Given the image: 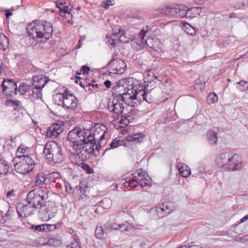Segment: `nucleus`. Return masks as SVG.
<instances>
[{"instance_id":"nucleus-1","label":"nucleus","mask_w":248,"mask_h":248,"mask_svg":"<svg viewBox=\"0 0 248 248\" xmlns=\"http://www.w3.org/2000/svg\"><path fill=\"white\" fill-rule=\"evenodd\" d=\"M126 79H123L116 83L112 89L118 93V95H116L108 103V109L109 111L117 115L123 113L124 108V102L131 107L138 105L136 98L135 97L130 83L126 84L124 92L121 93V89L123 88V86H121V83H126Z\"/></svg>"},{"instance_id":"nucleus-2","label":"nucleus","mask_w":248,"mask_h":248,"mask_svg":"<svg viewBox=\"0 0 248 248\" xmlns=\"http://www.w3.org/2000/svg\"><path fill=\"white\" fill-rule=\"evenodd\" d=\"M53 30L51 23L46 21L32 22L26 29L30 40L31 39V45L46 42L51 36Z\"/></svg>"},{"instance_id":"nucleus-3","label":"nucleus","mask_w":248,"mask_h":248,"mask_svg":"<svg viewBox=\"0 0 248 248\" xmlns=\"http://www.w3.org/2000/svg\"><path fill=\"white\" fill-rule=\"evenodd\" d=\"M136 81L133 78L127 80L128 83H130L133 93L136 98L137 104H140L142 101L151 103L153 99L159 100L163 96L160 87L155 86V84H146L144 87L133 86L134 81Z\"/></svg>"},{"instance_id":"nucleus-4","label":"nucleus","mask_w":248,"mask_h":248,"mask_svg":"<svg viewBox=\"0 0 248 248\" xmlns=\"http://www.w3.org/2000/svg\"><path fill=\"white\" fill-rule=\"evenodd\" d=\"M107 127L102 124H97L91 130H86L84 140L89 142L95 146V149L99 151L101 149L100 142L104 139Z\"/></svg>"},{"instance_id":"nucleus-5","label":"nucleus","mask_w":248,"mask_h":248,"mask_svg":"<svg viewBox=\"0 0 248 248\" xmlns=\"http://www.w3.org/2000/svg\"><path fill=\"white\" fill-rule=\"evenodd\" d=\"M48 191L46 187H39L36 192L31 191L27 195V201L34 208H40L48 198Z\"/></svg>"},{"instance_id":"nucleus-6","label":"nucleus","mask_w":248,"mask_h":248,"mask_svg":"<svg viewBox=\"0 0 248 248\" xmlns=\"http://www.w3.org/2000/svg\"><path fill=\"white\" fill-rule=\"evenodd\" d=\"M73 148L75 154L81 161L86 160L95 149V146L82 139V142L76 140L74 142Z\"/></svg>"},{"instance_id":"nucleus-7","label":"nucleus","mask_w":248,"mask_h":248,"mask_svg":"<svg viewBox=\"0 0 248 248\" xmlns=\"http://www.w3.org/2000/svg\"><path fill=\"white\" fill-rule=\"evenodd\" d=\"M23 157L18 158L15 164V169L16 172L21 174L28 173L33 170L35 167V162L33 156H23Z\"/></svg>"},{"instance_id":"nucleus-8","label":"nucleus","mask_w":248,"mask_h":248,"mask_svg":"<svg viewBox=\"0 0 248 248\" xmlns=\"http://www.w3.org/2000/svg\"><path fill=\"white\" fill-rule=\"evenodd\" d=\"M148 30H145L143 29L138 34L137 38L136 39V42L138 46L137 49H140L146 45L149 47L157 51L158 49H160V42L156 38H148L145 39L144 38Z\"/></svg>"},{"instance_id":"nucleus-9","label":"nucleus","mask_w":248,"mask_h":248,"mask_svg":"<svg viewBox=\"0 0 248 248\" xmlns=\"http://www.w3.org/2000/svg\"><path fill=\"white\" fill-rule=\"evenodd\" d=\"M57 153L53 154V147L51 145L46 144L44 148V157L49 161H54L55 163H61L62 161V149L60 146H57Z\"/></svg>"},{"instance_id":"nucleus-10","label":"nucleus","mask_w":248,"mask_h":248,"mask_svg":"<svg viewBox=\"0 0 248 248\" xmlns=\"http://www.w3.org/2000/svg\"><path fill=\"white\" fill-rule=\"evenodd\" d=\"M200 7H193L189 9L186 6L181 5L176 6V17L192 18L195 16L193 13H197L200 15L199 10H201Z\"/></svg>"},{"instance_id":"nucleus-11","label":"nucleus","mask_w":248,"mask_h":248,"mask_svg":"<svg viewBox=\"0 0 248 248\" xmlns=\"http://www.w3.org/2000/svg\"><path fill=\"white\" fill-rule=\"evenodd\" d=\"M110 73L114 74H123L126 67V63L124 61L116 59L111 60L108 64Z\"/></svg>"},{"instance_id":"nucleus-12","label":"nucleus","mask_w":248,"mask_h":248,"mask_svg":"<svg viewBox=\"0 0 248 248\" xmlns=\"http://www.w3.org/2000/svg\"><path fill=\"white\" fill-rule=\"evenodd\" d=\"M77 99L69 91L65 90L63 93V107L68 109H74L77 105Z\"/></svg>"},{"instance_id":"nucleus-13","label":"nucleus","mask_w":248,"mask_h":248,"mask_svg":"<svg viewBox=\"0 0 248 248\" xmlns=\"http://www.w3.org/2000/svg\"><path fill=\"white\" fill-rule=\"evenodd\" d=\"M236 156L235 155H232L229 153H221L217 155L216 162L218 167L220 168L225 167L227 168L229 165L233 162V158Z\"/></svg>"},{"instance_id":"nucleus-14","label":"nucleus","mask_w":248,"mask_h":248,"mask_svg":"<svg viewBox=\"0 0 248 248\" xmlns=\"http://www.w3.org/2000/svg\"><path fill=\"white\" fill-rule=\"evenodd\" d=\"M3 93L7 96L10 97L13 94L17 93V86L13 80L5 79L2 84Z\"/></svg>"},{"instance_id":"nucleus-15","label":"nucleus","mask_w":248,"mask_h":248,"mask_svg":"<svg viewBox=\"0 0 248 248\" xmlns=\"http://www.w3.org/2000/svg\"><path fill=\"white\" fill-rule=\"evenodd\" d=\"M33 208L28 203V201L20 202L16 207L18 215L22 217H26L32 213Z\"/></svg>"},{"instance_id":"nucleus-16","label":"nucleus","mask_w":248,"mask_h":248,"mask_svg":"<svg viewBox=\"0 0 248 248\" xmlns=\"http://www.w3.org/2000/svg\"><path fill=\"white\" fill-rule=\"evenodd\" d=\"M86 132V129L81 130L79 127L75 128L69 132L68 139L73 143L76 140L82 142V139H86L85 135Z\"/></svg>"},{"instance_id":"nucleus-17","label":"nucleus","mask_w":248,"mask_h":248,"mask_svg":"<svg viewBox=\"0 0 248 248\" xmlns=\"http://www.w3.org/2000/svg\"><path fill=\"white\" fill-rule=\"evenodd\" d=\"M172 210V203L169 202H165L157 206L156 211L157 216L161 218L170 213Z\"/></svg>"},{"instance_id":"nucleus-18","label":"nucleus","mask_w":248,"mask_h":248,"mask_svg":"<svg viewBox=\"0 0 248 248\" xmlns=\"http://www.w3.org/2000/svg\"><path fill=\"white\" fill-rule=\"evenodd\" d=\"M155 16H167L170 17H176V7H170L166 6L162 9H156L154 10Z\"/></svg>"},{"instance_id":"nucleus-19","label":"nucleus","mask_w":248,"mask_h":248,"mask_svg":"<svg viewBox=\"0 0 248 248\" xmlns=\"http://www.w3.org/2000/svg\"><path fill=\"white\" fill-rule=\"evenodd\" d=\"M73 7L71 1L63 2V21L65 20V22L69 25L73 24L72 20L73 16L71 13Z\"/></svg>"},{"instance_id":"nucleus-20","label":"nucleus","mask_w":248,"mask_h":248,"mask_svg":"<svg viewBox=\"0 0 248 248\" xmlns=\"http://www.w3.org/2000/svg\"><path fill=\"white\" fill-rule=\"evenodd\" d=\"M62 124L56 123L49 126L46 132V135L47 137L52 139L58 138L62 133Z\"/></svg>"},{"instance_id":"nucleus-21","label":"nucleus","mask_w":248,"mask_h":248,"mask_svg":"<svg viewBox=\"0 0 248 248\" xmlns=\"http://www.w3.org/2000/svg\"><path fill=\"white\" fill-rule=\"evenodd\" d=\"M48 81V79L46 77L37 76L33 78L32 84L34 87L42 89Z\"/></svg>"},{"instance_id":"nucleus-22","label":"nucleus","mask_w":248,"mask_h":248,"mask_svg":"<svg viewBox=\"0 0 248 248\" xmlns=\"http://www.w3.org/2000/svg\"><path fill=\"white\" fill-rule=\"evenodd\" d=\"M16 155V159L23 157V156H32L31 149L24 144H21L18 147Z\"/></svg>"},{"instance_id":"nucleus-23","label":"nucleus","mask_w":248,"mask_h":248,"mask_svg":"<svg viewBox=\"0 0 248 248\" xmlns=\"http://www.w3.org/2000/svg\"><path fill=\"white\" fill-rule=\"evenodd\" d=\"M145 82L147 83V84H157L159 85L161 83V81L157 79V77L155 76L154 73L149 71L145 73Z\"/></svg>"},{"instance_id":"nucleus-24","label":"nucleus","mask_w":248,"mask_h":248,"mask_svg":"<svg viewBox=\"0 0 248 248\" xmlns=\"http://www.w3.org/2000/svg\"><path fill=\"white\" fill-rule=\"evenodd\" d=\"M57 209L55 208L45 207L44 212L42 211L41 217L43 220L47 221L52 217H53L56 213Z\"/></svg>"},{"instance_id":"nucleus-25","label":"nucleus","mask_w":248,"mask_h":248,"mask_svg":"<svg viewBox=\"0 0 248 248\" xmlns=\"http://www.w3.org/2000/svg\"><path fill=\"white\" fill-rule=\"evenodd\" d=\"M106 44L110 47H114L119 43L117 33H112L110 36L107 35L105 39Z\"/></svg>"},{"instance_id":"nucleus-26","label":"nucleus","mask_w":248,"mask_h":248,"mask_svg":"<svg viewBox=\"0 0 248 248\" xmlns=\"http://www.w3.org/2000/svg\"><path fill=\"white\" fill-rule=\"evenodd\" d=\"M177 167L180 175L182 177L186 178L190 175L191 170L190 168L184 164L182 163L179 162L178 163Z\"/></svg>"},{"instance_id":"nucleus-27","label":"nucleus","mask_w":248,"mask_h":248,"mask_svg":"<svg viewBox=\"0 0 248 248\" xmlns=\"http://www.w3.org/2000/svg\"><path fill=\"white\" fill-rule=\"evenodd\" d=\"M230 5L236 9H241L248 5V0H229Z\"/></svg>"},{"instance_id":"nucleus-28","label":"nucleus","mask_w":248,"mask_h":248,"mask_svg":"<svg viewBox=\"0 0 248 248\" xmlns=\"http://www.w3.org/2000/svg\"><path fill=\"white\" fill-rule=\"evenodd\" d=\"M145 136L141 133L129 135L126 137V140L128 142L140 143L144 140Z\"/></svg>"},{"instance_id":"nucleus-29","label":"nucleus","mask_w":248,"mask_h":248,"mask_svg":"<svg viewBox=\"0 0 248 248\" xmlns=\"http://www.w3.org/2000/svg\"><path fill=\"white\" fill-rule=\"evenodd\" d=\"M135 177L140 181H148L149 176L145 170L142 169H138L135 172Z\"/></svg>"},{"instance_id":"nucleus-30","label":"nucleus","mask_w":248,"mask_h":248,"mask_svg":"<svg viewBox=\"0 0 248 248\" xmlns=\"http://www.w3.org/2000/svg\"><path fill=\"white\" fill-rule=\"evenodd\" d=\"M206 137L207 140L210 144L216 143L218 139L217 132L213 130L208 131L207 133Z\"/></svg>"},{"instance_id":"nucleus-31","label":"nucleus","mask_w":248,"mask_h":248,"mask_svg":"<svg viewBox=\"0 0 248 248\" xmlns=\"http://www.w3.org/2000/svg\"><path fill=\"white\" fill-rule=\"evenodd\" d=\"M31 87V86L22 83L19 86L18 88L17 87V93H18L21 95H29Z\"/></svg>"},{"instance_id":"nucleus-32","label":"nucleus","mask_w":248,"mask_h":248,"mask_svg":"<svg viewBox=\"0 0 248 248\" xmlns=\"http://www.w3.org/2000/svg\"><path fill=\"white\" fill-rule=\"evenodd\" d=\"M245 164L242 162H236L233 158V162H232V164L229 165L227 169L231 171L238 170L242 169Z\"/></svg>"},{"instance_id":"nucleus-33","label":"nucleus","mask_w":248,"mask_h":248,"mask_svg":"<svg viewBox=\"0 0 248 248\" xmlns=\"http://www.w3.org/2000/svg\"><path fill=\"white\" fill-rule=\"evenodd\" d=\"M29 95H31L34 99H41L42 96L41 89L35 87L33 89L31 87Z\"/></svg>"},{"instance_id":"nucleus-34","label":"nucleus","mask_w":248,"mask_h":248,"mask_svg":"<svg viewBox=\"0 0 248 248\" xmlns=\"http://www.w3.org/2000/svg\"><path fill=\"white\" fill-rule=\"evenodd\" d=\"M9 46V40L3 34L0 33V48L5 50Z\"/></svg>"},{"instance_id":"nucleus-35","label":"nucleus","mask_w":248,"mask_h":248,"mask_svg":"<svg viewBox=\"0 0 248 248\" xmlns=\"http://www.w3.org/2000/svg\"><path fill=\"white\" fill-rule=\"evenodd\" d=\"M9 165L6 161H0V174H6L9 171Z\"/></svg>"},{"instance_id":"nucleus-36","label":"nucleus","mask_w":248,"mask_h":248,"mask_svg":"<svg viewBox=\"0 0 248 248\" xmlns=\"http://www.w3.org/2000/svg\"><path fill=\"white\" fill-rule=\"evenodd\" d=\"M117 35L118 36L119 42L126 43L129 42L130 40V38L128 37H127L123 31H120L119 30V31L117 33Z\"/></svg>"},{"instance_id":"nucleus-37","label":"nucleus","mask_w":248,"mask_h":248,"mask_svg":"<svg viewBox=\"0 0 248 248\" xmlns=\"http://www.w3.org/2000/svg\"><path fill=\"white\" fill-rule=\"evenodd\" d=\"M35 179L36 186L44 184L46 181V175L43 173H40L35 177Z\"/></svg>"},{"instance_id":"nucleus-38","label":"nucleus","mask_w":248,"mask_h":248,"mask_svg":"<svg viewBox=\"0 0 248 248\" xmlns=\"http://www.w3.org/2000/svg\"><path fill=\"white\" fill-rule=\"evenodd\" d=\"M45 242L44 244H46ZM46 243L49 246H53V247H58L60 246L62 244V241L60 239H58L57 238H52L50 239H48Z\"/></svg>"},{"instance_id":"nucleus-39","label":"nucleus","mask_w":248,"mask_h":248,"mask_svg":"<svg viewBox=\"0 0 248 248\" xmlns=\"http://www.w3.org/2000/svg\"><path fill=\"white\" fill-rule=\"evenodd\" d=\"M217 100L218 96L215 93H210L207 97V101L209 104L216 103Z\"/></svg>"},{"instance_id":"nucleus-40","label":"nucleus","mask_w":248,"mask_h":248,"mask_svg":"<svg viewBox=\"0 0 248 248\" xmlns=\"http://www.w3.org/2000/svg\"><path fill=\"white\" fill-rule=\"evenodd\" d=\"M109 145L111 148H116L123 145V140L121 137H117L113 140Z\"/></svg>"},{"instance_id":"nucleus-41","label":"nucleus","mask_w":248,"mask_h":248,"mask_svg":"<svg viewBox=\"0 0 248 248\" xmlns=\"http://www.w3.org/2000/svg\"><path fill=\"white\" fill-rule=\"evenodd\" d=\"M106 234L105 232L104 228L103 226L97 227L95 230V236L98 239H102L104 237V234Z\"/></svg>"},{"instance_id":"nucleus-42","label":"nucleus","mask_w":248,"mask_h":248,"mask_svg":"<svg viewBox=\"0 0 248 248\" xmlns=\"http://www.w3.org/2000/svg\"><path fill=\"white\" fill-rule=\"evenodd\" d=\"M132 228L133 226L132 224L129 223L127 222H125L124 223L120 224L119 230H120L121 232H127L130 231Z\"/></svg>"},{"instance_id":"nucleus-43","label":"nucleus","mask_w":248,"mask_h":248,"mask_svg":"<svg viewBox=\"0 0 248 248\" xmlns=\"http://www.w3.org/2000/svg\"><path fill=\"white\" fill-rule=\"evenodd\" d=\"M60 227V223H59L57 224H44V228L45 229V231L46 232H48L55 230L57 228H59Z\"/></svg>"},{"instance_id":"nucleus-44","label":"nucleus","mask_w":248,"mask_h":248,"mask_svg":"<svg viewBox=\"0 0 248 248\" xmlns=\"http://www.w3.org/2000/svg\"><path fill=\"white\" fill-rule=\"evenodd\" d=\"M67 248H80L78 241L75 238L72 237L70 242L66 245Z\"/></svg>"},{"instance_id":"nucleus-45","label":"nucleus","mask_w":248,"mask_h":248,"mask_svg":"<svg viewBox=\"0 0 248 248\" xmlns=\"http://www.w3.org/2000/svg\"><path fill=\"white\" fill-rule=\"evenodd\" d=\"M74 193L79 198L83 199L84 198V195H85V190L83 187L77 186L74 190Z\"/></svg>"},{"instance_id":"nucleus-46","label":"nucleus","mask_w":248,"mask_h":248,"mask_svg":"<svg viewBox=\"0 0 248 248\" xmlns=\"http://www.w3.org/2000/svg\"><path fill=\"white\" fill-rule=\"evenodd\" d=\"M204 87V84L201 79L198 78L195 81L194 88L197 91H201Z\"/></svg>"},{"instance_id":"nucleus-47","label":"nucleus","mask_w":248,"mask_h":248,"mask_svg":"<svg viewBox=\"0 0 248 248\" xmlns=\"http://www.w3.org/2000/svg\"><path fill=\"white\" fill-rule=\"evenodd\" d=\"M238 86L237 88L241 92H244L248 90V82L240 81L237 82Z\"/></svg>"},{"instance_id":"nucleus-48","label":"nucleus","mask_w":248,"mask_h":248,"mask_svg":"<svg viewBox=\"0 0 248 248\" xmlns=\"http://www.w3.org/2000/svg\"><path fill=\"white\" fill-rule=\"evenodd\" d=\"M53 100L55 104L58 105H61L62 101V94L57 93L53 95Z\"/></svg>"},{"instance_id":"nucleus-49","label":"nucleus","mask_w":248,"mask_h":248,"mask_svg":"<svg viewBox=\"0 0 248 248\" xmlns=\"http://www.w3.org/2000/svg\"><path fill=\"white\" fill-rule=\"evenodd\" d=\"M76 80L75 82L79 84L81 87L85 88V87L87 86H91V83H88L84 79H82L79 77H76Z\"/></svg>"},{"instance_id":"nucleus-50","label":"nucleus","mask_w":248,"mask_h":248,"mask_svg":"<svg viewBox=\"0 0 248 248\" xmlns=\"http://www.w3.org/2000/svg\"><path fill=\"white\" fill-rule=\"evenodd\" d=\"M103 207L105 209H109L112 205V201L109 198H105L102 201Z\"/></svg>"},{"instance_id":"nucleus-51","label":"nucleus","mask_w":248,"mask_h":248,"mask_svg":"<svg viewBox=\"0 0 248 248\" xmlns=\"http://www.w3.org/2000/svg\"><path fill=\"white\" fill-rule=\"evenodd\" d=\"M115 4L114 0H105L102 2L101 6L102 7L107 9L109 6H113Z\"/></svg>"},{"instance_id":"nucleus-52","label":"nucleus","mask_w":248,"mask_h":248,"mask_svg":"<svg viewBox=\"0 0 248 248\" xmlns=\"http://www.w3.org/2000/svg\"><path fill=\"white\" fill-rule=\"evenodd\" d=\"M50 178H54V182L57 183V184H59V181L61 178V174L57 172H53L50 173Z\"/></svg>"},{"instance_id":"nucleus-53","label":"nucleus","mask_w":248,"mask_h":248,"mask_svg":"<svg viewBox=\"0 0 248 248\" xmlns=\"http://www.w3.org/2000/svg\"><path fill=\"white\" fill-rule=\"evenodd\" d=\"M31 229L35 232H42L45 231L44 224L39 225H33L31 227Z\"/></svg>"},{"instance_id":"nucleus-54","label":"nucleus","mask_w":248,"mask_h":248,"mask_svg":"<svg viewBox=\"0 0 248 248\" xmlns=\"http://www.w3.org/2000/svg\"><path fill=\"white\" fill-rule=\"evenodd\" d=\"M103 227L104 228L105 232H106V234L110 232L112 230L111 227V222H107L103 225Z\"/></svg>"},{"instance_id":"nucleus-55","label":"nucleus","mask_w":248,"mask_h":248,"mask_svg":"<svg viewBox=\"0 0 248 248\" xmlns=\"http://www.w3.org/2000/svg\"><path fill=\"white\" fill-rule=\"evenodd\" d=\"M6 103L8 106H19L20 102L18 100L15 101L12 100H8Z\"/></svg>"},{"instance_id":"nucleus-56","label":"nucleus","mask_w":248,"mask_h":248,"mask_svg":"<svg viewBox=\"0 0 248 248\" xmlns=\"http://www.w3.org/2000/svg\"><path fill=\"white\" fill-rule=\"evenodd\" d=\"M16 137H11L9 139H8L6 140V143L8 145H10L11 146H13L15 145L16 143Z\"/></svg>"},{"instance_id":"nucleus-57","label":"nucleus","mask_w":248,"mask_h":248,"mask_svg":"<svg viewBox=\"0 0 248 248\" xmlns=\"http://www.w3.org/2000/svg\"><path fill=\"white\" fill-rule=\"evenodd\" d=\"M64 186L65 188V191L68 193H74V190H73L71 185L67 182H64Z\"/></svg>"},{"instance_id":"nucleus-58","label":"nucleus","mask_w":248,"mask_h":248,"mask_svg":"<svg viewBox=\"0 0 248 248\" xmlns=\"http://www.w3.org/2000/svg\"><path fill=\"white\" fill-rule=\"evenodd\" d=\"M82 168L85 170L88 173L91 174L93 173V170L86 164L82 165Z\"/></svg>"},{"instance_id":"nucleus-59","label":"nucleus","mask_w":248,"mask_h":248,"mask_svg":"<svg viewBox=\"0 0 248 248\" xmlns=\"http://www.w3.org/2000/svg\"><path fill=\"white\" fill-rule=\"evenodd\" d=\"M131 120V119L129 118V116L127 117L125 116L124 118H122L120 120V122L124 124H128L130 123Z\"/></svg>"},{"instance_id":"nucleus-60","label":"nucleus","mask_w":248,"mask_h":248,"mask_svg":"<svg viewBox=\"0 0 248 248\" xmlns=\"http://www.w3.org/2000/svg\"><path fill=\"white\" fill-rule=\"evenodd\" d=\"M128 185L131 187H136L138 185V183L137 180L132 179L129 181Z\"/></svg>"},{"instance_id":"nucleus-61","label":"nucleus","mask_w":248,"mask_h":248,"mask_svg":"<svg viewBox=\"0 0 248 248\" xmlns=\"http://www.w3.org/2000/svg\"><path fill=\"white\" fill-rule=\"evenodd\" d=\"M141 182V183L140 184L141 187H144L147 186H152L150 182L149 178H148V181H142Z\"/></svg>"},{"instance_id":"nucleus-62","label":"nucleus","mask_w":248,"mask_h":248,"mask_svg":"<svg viewBox=\"0 0 248 248\" xmlns=\"http://www.w3.org/2000/svg\"><path fill=\"white\" fill-rule=\"evenodd\" d=\"M80 71L82 72L84 75H85L88 73L90 71V68L88 66L83 65L82 66Z\"/></svg>"},{"instance_id":"nucleus-63","label":"nucleus","mask_w":248,"mask_h":248,"mask_svg":"<svg viewBox=\"0 0 248 248\" xmlns=\"http://www.w3.org/2000/svg\"><path fill=\"white\" fill-rule=\"evenodd\" d=\"M55 5L57 8L59 9L60 12H62V8L61 7V5H62V0H59L55 2Z\"/></svg>"},{"instance_id":"nucleus-64","label":"nucleus","mask_w":248,"mask_h":248,"mask_svg":"<svg viewBox=\"0 0 248 248\" xmlns=\"http://www.w3.org/2000/svg\"><path fill=\"white\" fill-rule=\"evenodd\" d=\"M120 224H117L116 223H111V227L112 230H119Z\"/></svg>"}]
</instances>
